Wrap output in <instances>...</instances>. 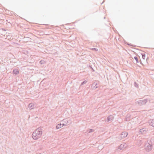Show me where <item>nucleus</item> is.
<instances>
[{
	"label": "nucleus",
	"instance_id": "obj_1",
	"mask_svg": "<svg viewBox=\"0 0 154 154\" xmlns=\"http://www.w3.org/2000/svg\"><path fill=\"white\" fill-rule=\"evenodd\" d=\"M42 133V129L39 127L33 131L32 134V137L34 140H37L41 137Z\"/></svg>",
	"mask_w": 154,
	"mask_h": 154
},
{
	"label": "nucleus",
	"instance_id": "obj_2",
	"mask_svg": "<svg viewBox=\"0 0 154 154\" xmlns=\"http://www.w3.org/2000/svg\"><path fill=\"white\" fill-rule=\"evenodd\" d=\"M152 148V145L149 143H146L145 146V149L147 152L150 151Z\"/></svg>",
	"mask_w": 154,
	"mask_h": 154
},
{
	"label": "nucleus",
	"instance_id": "obj_3",
	"mask_svg": "<svg viewBox=\"0 0 154 154\" xmlns=\"http://www.w3.org/2000/svg\"><path fill=\"white\" fill-rule=\"evenodd\" d=\"M148 101L147 99H145L143 100H140L136 102V103H137L139 106H141L145 104Z\"/></svg>",
	"mask_w": 154,
	"mask_h": 154
},
{
	"label": "nucleus",
	"instance_id": "obj_4",
	"mask_svg": "<svg viewBox=\"0 0 154 154\" xmlns=\"http://www.w3.org/2000/svg\"><path fill=\"white\" fill-rule=\"evenodd\" d=\"M128 134V133L126 132H123L121 134L120 136L119 137V138L121 139L122 138H124L126 137Z\"/></svg>",
	"mask_w": 154,
	"mask_h": 154
},
{
	"label": "nucleus",
	"instance_id": "obj_5",
	"mask_svg": "<svg viewBox=\"0 0 154 154\" xmlns=\"http://www.w3.org/2000/svg\"><path fill=\"white\" fill-rule=\"evenodd\" d=\"M35 107L36 105L34 103H30L29 104L28 106V107L29 108L30 110H31Z\"/></svg>",
	"mask_w": 154,
	"mask_h": 154
},
{
	"label": "nucleus",
	"instance_id": "obj_6",
	"mask_svg": "<svg viewBox=\"0 0 154 154\" xmlns=\"http://www.w3.org/2000/svg\"><path fill=\"white\" fill-rule=\"evenodd\" d=\"M97 83L96 82H94L91 85V88L92 89L95 90L96 88H98V86H97Z\"/></svg>",
	"mask_w": 154,
	"mask_h": 154
},
{
	"label": "nucleus",
	"instance_id": "obj_7",
	"mask_svg": "<svg viewBox=\"0 0 154 154\" xmlns=\"http://www.w3.org/2000/svg\"><path fill=\"white\" fill-rule=\"evenodd\" d=\"M114 119V117L112 115L109 116L107 118V120L105 121L109 122L110 121Z\"/></svg>",
	"mask_w": 154,
	"mask_h": 154
},
{
	"label": "nucleus",
	"instance_id": "obj_8",
	"mask_svg": "<svg viewBox=\"0 0 154 154\" xmlns=\"http://www.w3.org/2000/svg\"><path fill=\"white\" fill-rule=\"evenodd\" d=\"M66 126V124H61V123L59 124L56 125V128L57 129H58L63 127V126Z\"/></svg>",
	"mask_w": 154,
	"mask_h": 154
},
{
	"label": "nucleus",
	"instance_id": "obj_9",
	"mask_svg": "<svg viewBox=\"0 0 154 154\" xmlns=\"http://www.w3.org/2000/svg\"><path fill=\"white\" fill-rule=\"evenodd\" d=\"M147 131V130L146 128H144L141 129L140 130V133L142 134H145Z\"/></svg>",
	"mask_w": 154,
	"mask_h": 154
},
{
	"label": "nucleus",
	"instance_id": "obj_10",
	"mask_svg": "<svg viewBox=\"0 0 154 154\" xmlns=\"http://www.w3.org/2000/svg\"><path fill=\"white\" fill-rule=\"evenodd\" d=\"M15 75H17L19 74V70L17 69H14L12 72Z\"/></svg>",
	"mask_w": 154,
	"mask_h": 154
},
{
	"label": "nucleus",
	"instance_id": "obj_11",
	"mask_svg": "<svg viewBox=\"0 0 154 154\" xmlns=\"http://www.w3.org/2000/svg\"><path fill=\"white\" fill-rule=\"evenodd\" d=\"M148 123L149 125L153 127H154V120L151 119L149 121Z\"/></svg>",
	"mask_w": 154,
	"mask_h": 154
},
{
	"label": "nucleus",
	"instance_id": "obj_12",
	"mask_svg": "<svg viewBox=\"0 0 154 154\" xmlns=\"http://www.w3.org/2000/svg\"><path fill=\"white\" fill-rule=\"evenodd\" d=\"M131 115L129 114L127 115L125 118V120L126 121L128 122L131 119Z\"/></svg>",
	"mask_w": 154,
	"mask_h": 154
},
{
	"label": "nucleus",
	"instance_id": "obj_13",
	"mask_svg": "<svg viewBox=\"0 0 154 154\" xmlns=\"http://www.w3.org/2000/svg\"><path fill=\"white\" fill-rule=\"evenodd\" d=\"M46 63V62L44 60H41L39 62V63L41 64H44L45 63Z\"/></svg>",
	"mask_w": 154,
	"mask_h": 154
},
{
	"label": "nucleus",
	"instance_id": "obj_14",
	"mask_svg": "<svg viewBox=\"0 0 154 154\" xmlns=\"http://www.w3.org/2000/svg\"><path fill=\"white\" fill-rule=\"evenodd\" d=\"M143 142V141L142 140H138L137 141V143H138V144L139 146H140Z\"/></svg>",
	"mask_w": 154,
	"mask_h": 154
},
{
	"label": "nucleus",
	"instance_id": "obj_15",
	"mask_svg": "<svg viewBox=\"0 0 154 154\" xmlns=\"http://www.w3.org/2000/svg\"><path fill=\"white\" fill-rule=\"evenodd\" d=\"M124 145L123 144H122L120 145V146H119V149H122L123 148H125V147H124Z\"/></svg>",
	"mask_w": 154,
	"mask_h": 154
},
{
	"label": "nucleus",
	"instance_id": "obj_16",
	"mask_svg": "<svg viewBox=\"0 0 154 154\" xmlns=\"http://www.w3.org/2000/svg\"><path fill=\"white\" fill-rule=\"evenodd\" d=\"M24 39L25 41H30L31 39L30 38L27 37H24Z\"/></svg>",
	"mask_w": 154,
	"mask_h": 154
},
{
	"label": "nucleus",
	"instance_id": "obj_17",
	"mask_svg": "<svg viewBox=\"0 0 154 154\" xmlns=\"http://www.w3.org/2000/svg\"><path fill=\"white\" fill-rule=\"evenodd\" d=\"M63 121L65 123L64 124H66V126L67 125V124L68 123V121L66 119H63Z\"/></svg>",
	"mask_w": 154,
	"mask_h": 154
},
{
	"label": "nucleus",
	"instance_id": "obj_18",
	"mask_svg": "<svg viewBox=\"0 0 154 154\" xmlns=\"http://www.w3.org/2000/svg\"><path fill=\"white\" fill-rule=\"evenodd\" d=\"M87 82V80H85L81 83L80 86L84 84H86Z\"/></svg>",
	"mask_w": 154,
	"mask_h": 154
},
{
	"label": "nucleus",
	"instance_id": "obj_19",
	"mask_svg": "<svg viewBox=\"0 0 154 154\" xmlns=\"http://www.w3.org/2000/svg\"><path fill=\"white\" fill-rule=\"evenodd\" d=\"M134 59L136 60V62L137 63H138L139 62V61H138V58H137V57H136V56L134 57Z\"/></svg>",
	"mask_w": 154,
	"mask_h": 154
},
{
	"label": "nucleus",
	"instance_id": "obj_20",
	"mask_svg": "<svg viewBox=\"0 0 154 154\" xmlns=\"http://www.w3.org/2000/svg\"><path fill=\"white\" fill-rule=\"evenodd\" d=\"M142 58L143 59H145V54L144 53L141 54Z\"/></svg>",
	"mask_w": 154,
	"mask_h": 154
},
{
	"label": "nucleus",
	"instance_id": "obj_21",
	"mask_svg": "<svg viewBox=\"0 0 154 154\" xmlns=\"http://www.w3.org/2000/svg\"><path fill=\"white\" fill-rule=\"evenodd\" d=\"M134 86H135V87L137 88L138 87V85L137 83L135 82L134 83Z\"/></svg>",
	"mask_w": 154,
	"mask_h": 154
},
{
	"label": "nucleus",
	"instance_id": "obj_22",
	"mask_svg": "<svg viewBox=\"0 0 154 154\" xmlns=\"http://www.w3.org/2000/svg\"><path fill=\"white\" fill-rule=\"evenodd\" d=\"M94 131V130L92 129H90L89 130L88 132L89 133H91L93 132Z\"/></svg>",
	"mask_w": 154,
	"mask_h": 154
},
{
	"label": "nucleus",
	"instance_id": "obj_23",
	"mask_svg": "<svg viewBox=\"0 0 154 154\" xmlns=\"http://www.w3.org/2000/svg\"><path fill=\"white\" fill-rule=\"evenodd\" d=\"M126 44H127L128 45H130V46H133V47L134 46L133 45H132L131 44H129L128 43H127Z\"/></svg>",
	"mask_w": 154,
	"mask_h": 154
},
{
	"label": "nucleus",
	"instance_id": "obj_24",
	"mask_svg": "<svg viewBox=\"0 0 154 154\" xmlns=\"http://www.w3.org/2000/svg\"><path fill=\"white\" fill-rule=\"evenodd\" d=\"M94 49L95 50H96V51H97V50H98L97 49V48H94Z\"/></svg>",
	"mask_w": 154,
	"mask_h": 154
}]
</instances>
